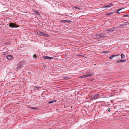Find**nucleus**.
<instances>
[{
    "instance_id": "1",
    "label": "nucleus",
    "mask_w": 129,
    "mask_h": 129,
    "mask_svg": "<svg viewBox=\"0 0 129 129\" xmlns=\"http://www.w3.org/2000/svg\"><path fill=\"white\" fill-rule=\"evenodd\" d=\"M37 34L39 35L42 36H43L48 37H49V35L47 34L42 32L41 31H39L37 32Z\"/></svg>"
},
{
    "instance_id": "25",
    "label": "nucleus",
    "mask_w": 129,
    "mask_h": 129,
    "mask_svg": "<svg viewBox=\"0 0 129 129\" xmlns=\"http://www.w3.org/2000/svg\"><path fill=\"white\" fill-rule=\"evenodd\" d=\"M74 8H75L76 9H80V8L77 7H74Z\"/></svg>"
},
{
    "instance_id": "14",
    "label": "nucleus",
    "mask_w": 129,
    "mask_h": 129,
    "mask_svg": "<svg viewBox=\"0 0 129 129\" xmlns=\"http://www.w3.org/2000/svg\"><path fill=\"white\" fill-rule=\"evenodd\" d=\"M40 87H37L36 86H34V90H37L38 89L40 88Z\"/></svg>"
},
{
    "instance_id": "12",
    "label": "nucleus",
    "mask_w": 129,
    "mask_h": 129,
    "mask_svg": "<svg viewBox=\"0 0 129 129\" xmlns=\"http://www.w3.org/2000/svg\"><path fill=\"white\" fill-rule=\"evenodd\" d=\"M126 61V60H121L120 59H119L117 61V63H119L122 62H124Z\"/></svg>"
},
{
    "instance_id": "8",
    "label": "nucleus",
    "mask_w": 129,
    "mask_h": 129,
    "mask_svg": "<svg viewBox=\"0 0 129 129\" xmlns=\"http://www.w3.org/2000/svg\"><path fill=\"white\" fill-rule=\"evenodd\" d=\"M129 25L128 23L124 22L122 24H121L120 26H123V25Z\"/></svg>"
},
{
    "instance_id": "10",
    "label": "nucleus",
    "mask_w": 129,
    "mask_h": 129,
    "mask_svg": "<svg viewBox=\"0 0 129 129\" xmlns=\"http://www.w3.org/2000/svg\"><path fill=\"white\" fill-rule=\"evenodd\" d=\"M33 12L34 13L38 14V15H39V12L37 11L36 10H33Z\"/></svg>"
},
{
    "instance_id": "16",
    "label": "nucleus",
    "mask_w": 129,
    "mask_h": 129,
    "mask_svg": "<svg viewBox=\"0 0 129 129\" xmlns=\"http://www.w3.org/2000/svg\"><path fill=\"white\" fill-rule=\"evenodd\" d=\"M121 58H124L125 57V56L123 54H122L121 55Z\"/></svg>"
},
{
    "instance_id": "22",
    "label": "nucleus",
    "mask_w": 129,
    "mask_h": 129,
    "mask_svg": "<svg viewBox=\"0 0 129 129\" xmlns=\"http://www.w3.org/2000/svg\"><path fill=\"white\" fill-rule=\"evenodd\" d=\"M109 7V6L108 5H107V6H103V7H104V8H106V7L108 8Z\"/></svg>"
},
{
    "instance_id": "7",
    "label": "nucleus",
    "mask_w": 129,
    "mask_h": 129,
    "mask_svg": "<svg viewBox=\"0 0 129 129\" xmlns=\"http://www.w3.org/2000/svg\"><path fill=\"white\" fill-rule=\"evenodd\" d=\"M93 75V74H86V75H83V77L84 78H85L87 77H88L90 76H91L92 75Z\"/></svg>"
},
{
    "instance_id": "29",
    "label": "nucleus",
    "mask_w": 129,
    "mask_h": 129,
    "mask_svg": "<svg viewBox=\"0 0 129 129\" xmlns=\"http://www.w3.org/2000/svg\"><path fill=\"white\" fill-rule=\"evenodd\" d=\"M43 67H45V65H43Z\"/></svg>"
},
{
    "instance_id": "13",
    "label": "nucleus",
    "mask_w": 129,
    "mask_h": 129,
    "mask_svg": "<svg viewBox=\"0 0 129 129\" xmlns=\"http://www.w3.org/2000/svg\"><path fill=\"white\" fill-rule=\"evenodd\" d=\"M115 29L116 28L114 27H113L111 28H110V31H111V32H113L115 30Z\"/></svg>"
},
{
    "instance_id": "27",
    "label": "nucleus",
    "mask_w": 129,
    "mask_h": 129,
    "mask_svg": "<svg viewBox=\"0 0 129 129\" xmlns=\"http://www.w3.org/2000/svg\"><path fill=\"white\" fill-rule=\"evenodd\" d=\"M79 78H84L83 77V76H80L79 77Z\"/></svg>"
},
{
    "instance_id": "5",
    "label": "nucleus",
    "mask_w": 129,
    "mask_h": 129,
    "mask_svg": "<svg viewBox=\"0 0 129 129\" xmlns=\"http://www.w3.org/2000/svg\"><path fill=\"white\" fill-rule=\"evenodd\" d=\"M99 94H97L96 95H94L93 96L92 99H96L99 96Z\"/></svg>"
},
{
    "instance_id": "9",
    "label": "nucleus",
    "mask_w": 129,
    "mask_h": 129,
    "mask_svg": "<svg viewBox=\"0 0 129 129\" xmlns=\"http://www.w3.org/2000/svg\"><path fill=\"white\" fill-rule=\"evenodd\" d=\"M118 56V55H113L112 56H111L110 57H109V58L110 59H111L113 57H115Z\"/></svg>"
},
{
    "instance_id": "23",
    "label": "nucleus",
    "mask_w": 129,
    "mask_h": 129,
    "mask_svg": "<svg viewBox=\"0 0 129 129\" xmlns=\"http://www.w3.org/2000/svg\"><path fill=\"white\" fill-rule=\"evenodd\" d=\"M103 52V53H110V52L109 51H106Z\"/></svg>"
},
{
    "instance_id": "24",
    "label": "nucleus",
    "mask_w": 129,
    "mask_h": 129,
    "mask_svg": "<svg viewBox=\"0 0 129 129\" xmlns=\"http://www.w3.org/2000/svg\"><path fill=\"white\" fill-rule=\"evenodd\" d=\"M113 5V4H111L110 5H108V6H109V7H110V6H112Z\"/></svg>"
},
{
    "instance_id": "20",
    "label": "nucleus",
    "mask_w": 129,
    "mask_h": 129,
    "mask_svg": "<svg viewBox=\"0 0 129 129\" xmlns=\"http://www.w3.org/2000/svg\"><path fill=\"white\" fill-rule=\"evenodd\" d=\"M99 36L98 37V38H99L100 37H103V36L102 34H101L100 35H99Z\"/></svg>"
},
{
    "instance_id": "17",
    "label": "nucleus",
    "mask_w": 129,
    "mask_h": 129,
    "mask_svg": "<svg viewBox=\"0 0 129 129\" xmlns=\"http://www.w3.org/2000/svg\"><path fill=\"white\" fill-rule=\"evenodd\" d=\"M33 57L34 58L36 59L37 58V56L35 54H34L33 55Z\"/></svg>"
},
{
    "instance_id": "2",
    "label": "nucleus",
    "mask_w": 129,
    "mask_h": 129,
    "mask_svg": "<svg viewBox=\"0 0 129 129\" xmlns=\"http://www.w3.org/2000/svg\"><path fill=\"white\" fill-rule=\"evenodd\" d=\"M9 26L12 28H16L19 27V25L15 23H10L9 24Z\"/></svg>"
},
{
    "instance_id": "6",
    "label": "nucleus",
    "mask_w": 129,
    "mask_h": 129,
    "mask_svg": "<svg viewBox=\"0 0 129 129\" xmlns=\"http://www.w3.org/2000/svg\"><path fill=\"white\" fill-rule=\"evenodd\" d=\"M6 56L7 58L9 60H11L12 57V56L11 55H8Z\"/></svg>"
},
{
    "instance_id": "18",
    "label": "nucleus",
    "mask_w": 129,
    "mask_h": 129,
    "mask_svg": "<svg viewBox=\"0 0 129 129\" xmlns=\"http://www.w3.org/2000/svg\"><path fill=\"white\" fill-rule=\"evenodd\" d=\"M106 31H107V32L106 33H109L110 32H111V31H110V28L109 29L106 30Z\"/></svg>"
},
{
    "instance_id": "15",
    "label": "nucleus",
    "mask_w": 129,
    "mask_h": 129,
    "mask_svg": "<svg viewBox=\"0 0 129 129\" xmlns=\"http://www.w3.org/2000/svg\"><path fill=\"white\" fill-rule=\"evenodd\" d=\"M64 21H65L66 22H68L69 23H71L72 22V21H71L69 20H64Z\"/></svg>"
},
{
    "instance_id": "28",
    "label": "nucleus",
    "mask_w": 129,
    "mask_h": 129,
    "mask_svg": "<svg viewBox=\"0 0 129 129\" xmlns=\"http://www.w3.org/2000/svg\"><path fill=\"white\" fill-rule=\"evenodd\" d=\"M108 111V112H110V109H109Z\"/></svg>"
},
{
    "instance_id": "11",
    "label": "nucleus",
    "mask_w": 129,
    "mask_h": 129,
    "mask_svg": "<svg viewBox=\"0 0 129 129\" xmlns=\"http://www.w3.org/2000/svg\"><path fill=\"white\" fill-rule=\"evenodd\" d=\"M124 9V8H121L119 9H118L116 11V12L118 13H120L119 12V11L121 10Z\"/></svg>"
},
{
    "instance_id": "3",
    "label": "nucleus",
    "mask_w": 129,
    "mask_h": 129,
    "mask_svg": "<svg viewBox=\"0 0 129 129\" xmlns=\"http://www.w3.org/2000/svg\"><path fill=\"white\" fill-rule=\"evenodd\" d=\"M99 35L95 34L92 36L91 37L92 39H96L98 38Z\"/></svg>"
},
{
    "instance_id": "4",
    "label": "nucleus",
    "mask_w": 129,
    "mask_h": 129,
    "mask_svg": "<svg viewBox=\"0 0 129 129\" xmlns=\"http://www.w3.org/2000/svg\"><path fill=\"white\" fill-rule=\"evenodd\" d=\"M43 58L45 59H51L53 58V57H52L48 56H44L43 57Z\"/></svg>"
},
{
    "instance_id": "19",
    "label": "nucleus",
    "mask_w": 129,
    "mask_h": 129,
    "mask_svg": "<svg viewBox=\"0 0 129 129\" xmlns=\"http://www.w3.org/2000/svg\"><path fill=\"white\" fill-rule=\"evenodd\" d=\"M56 101H50V102H49V104H51V103H53L54 102H55Z\"/></svg>"
},
{
    "instance_id": "21",
    "label": "nucleus",
    "mask_w": 129,
    "mask_h": 129,
    "mask_svg": "<svg viewBox=\"0 0 129 129\" xmlns=\"http://www.w3.org/2000/svg\"><path fill=\"white\" fill-rule=\"evenodd\" d=\"M123 16L124 17H129V15H123Z\"/></svg>"
},
{
    "instance_id": "26",
    "label": "nucleus",
    "mask_w": 129,
    "mask_h": 129,
    "mask_svg": "<svg viewBox=\"0 0 129 129\" xmlns=\"http://www.w3.org/2000/svg\"><path fill=\"white\" fill-rule=\"evenodd\" d=\"M112 14H113V13H109L107 15H108Z\"/></svg>"
}]
</instances>
